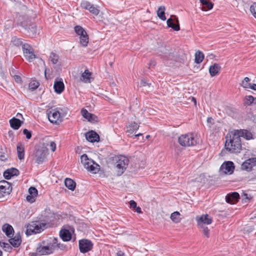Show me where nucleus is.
I'll list each match as a JSON object with an SVG mask.
<instances>
[{"label": "nucleus", "mask_w": 256, "mask_h": 256, "mask_svg": "<svg viewBox=\"0 0 256 256\" xmlns=\"http://www.w3.org/2000/svg\"><path fill=\"white\" fill-rule=\"evenodd\" d=\"M30 256H36V253H32L30 254Z\"/></svg>", "instance_id": "60"}, {"label": "nucleus", "mask_w": 256, "mask_h": 256, "mask_svg": "<svg viewBox=\"0 0 256 256\" xmlns=\"http://www.w3.org/2000/svg\"><path fill=\"white\" fill-rule=\"evenodd\" d=\"M74 30L76 34L80 36L87 34L84 30L80 26H76L74 27Z\"/></svg>", "instance_id": "37"}, {"label": "nucleus", "mask_w": 256, "mask_h": 256, "mask_svg": "<svg viewBox=\"0 0 256 256\" xmlns=\"http://www.w3.org/2000/svg\"><path fill=\"white\" fill-rule=\"evenodd\" d=\"M196 219L198 228H203L202 226L206 224H210L212 221V218L207 214L197 216Z\"/></svg>", "instance_id": "11"}, {"label": "nucleus", "mask_w": 256, "mask_h": 256, "mask_svg": "<svg viewBox=\"0 0 256 256\" xmlns=\"http://www.w3.org/2000/svg\"><path fill=\"white\" fill-rule=\"evenodd\" d=\"M48 116L50 122L56 124L59 120L60 115V112L57 110L54 109L50 110L48 113Z\"/></svg>", "instance_id": "14"}, {"label": "nucleus", "mask_w": 256, "mask_h": 256, "mask_svg": "<svg viewBox=\"0 0 256 256\" xmlns=\"http://www.w3.org/2000/svg\"><path fill=\"white\" fill-rule=\"evenodd\" d=\"M2 230L8 238L14 236V230L12 227L9 224H6L2 226Z\"/></svg>", "instance_id": "24"}, {"label": "nucleus", "mask_w": 256, "mask_h": 256, "mask_svg": "<svg viewBox=\"0 0 256 256\" xmlns=\"http://www.w3.org/2000/svg\"><path fill=\"white\" fill-rule=\"evenodd\" d=\"M60 236L63 241L68 242L72 238V232L67 229L62 228L60 232Z\"/></svg>", "instance_id": "18"}, {"label": "nucleus", "mask_w": 256, "mask_h": 256, "mask_svg": "<svg viewBox=\"0 0 256 256\" xmlns=\"http://www.w3.org/2000/svg\"><path fill=\"white\" fill-rule=\"evenodd\" d=\"M149 137H150V136H149V135H148V136H146V138L147 139H148Z\"/></svg>", "instance_id": "63"}, {"label": "nucleus", "mask_w": 256, "mask_h": 256, "mask_svg": "<svg viewBox=\"0 0 256 256\" xmlns=\"http://www.w3.org/2000/svg\"><path fill=\"white\" fill-rule=\"evenodd\" d=\"M114 170L118 176L122 175L126 170L129 162L128 159L124 156H119L115 157Z\"/></svg>", "instance_id": "4"}, {"label": "nucleus", "mask_w": 256, "mask_h": 256, "mask_svg": "<svg viewBox=\"0 0 256 256\" xmlns=\"http://www.w3.org/2000/svg\"><path fill=\"white\" fill-rule=\"evenodd\" d=\"M256 166V158H252L246 160L241 165V169L247 172L252 170Z\"/></svg>", "instance_id": "12"}, {"label": "nucleus", "mask_w": 256, "mask_h": 256, "mask_svg": "<svg viewBox=\"0 0 256 256\" xmlns=\"http://www.w3.org/2000/svg\"><path fill=\"white\" fill-rule=\"evenodd\" d=\"M18 156L20 160H22L24 157V147L20 144L17 146Z\"/></svg>", "instance_id": "33"}, {"label": "nucleus", "mask_w": 256, "mask_h": 256, "mask_svg": "<svg viewBox=\"0 0 256 256\" xmlns=\"http://www.w3.org/2000/svg\"><path fill=\"white\" fill-rule=\"evenodd\" d=\"M21 238L20 236H14V238H10L9 242L14 247H18L21 243Z\"/></svg>", "instance_id": "30"}, {"label": "nucleus", "mask_w": 256, "mask_h": 256, "mask_svg": "<svg viewBox=\"0 0 256 256\" xmlns=\"http://www.w3.org/2000/svg\"><path fill=\"white\" fill-rule=\"evenodd\" d=\"M47 146H49L50 148V150L52 151V152H54L56 150V143L53 142V141H50L49 142V144H48Z\"/></svg>", "instance_id": "45"}, {"label": "nucleus", "mask_w": 256, "mask_h": 256, "mask_svg": "<svg viewBox=\"0 0 256 256\" xmlns=\"http://www.w3.org/2000/svg\"><path fill=\"white\" fill-rule=\"evenodd\" d=\"M171 220L174 223H178L181 220L180 214L178 212H172L170 217Z\"/></svg>", "instance_id": "32"}, {"label": "nucleus", "mask_w": 256, "mask_h": 256, "mask_svg": "<svg viewBox=\"0 0 256 256\" xmlns=\"http://www.w3.org/2000/svg\"><path fill=\"white\" fill-rule=\"evenodd\" d=\"M64 184L66 186L71 190H74L76 188V184L71 178H66L64 180Z\"/></svg>", "instance_id": "28"}, {"label": "nucleus", "mask_w": 256, "mask_h": 256, "mask_svg": "<svg viewBox=\"0 0 256 256\" xmlns=\"http://www.w3.org/2000/svg\"><path fill=\"white\" fill-rule=\"evenodd\" d=\"M0 256H2V252L0 250Z\"/></svg>", "instance_id": "62"}, {"label": "nucleus", "mask_w": 256, "mask_h": 256, "mask_svg": "<svg viewBox=\"0 0 256 256\" xmlns=\"http://www.w3.org/2000/svg\"><path fill=\"white\" fill-rule=\"evenodd\" d=\"M12 190V186L10 183L6 180L0 182V192L9 194Z\"/></svg>", "instance_id": "15"}, {"label": "nucleus", "mask_w": 256, "mask_h": 256, "mask_svg": "<svg viewBox=\"0 0 256 256\" xmlns=\"http://www.w3.org/2000/svg\"><path fill=\"white\" fill-rule=\"evenodd\" d=\"M130 206L133 208H136V203L133 200H132L130 202Z\"/></svg>", "instance_id": "52"}, {"label": "nucleus", "mask_w": 256, "mask_h": 256, "mask_svg": "<svg viewBox=\"0 0 256 256\" xmlns=\"http://www.w3.org/2000/svg\"><path fill=\"white\" fill-rule=\"evenodd\" d=\"M97 117L94 114H92L88 120L90 122H97Z\"/></svg>", "instance_id": "46"}, {"label": "nucleus", "mask_w": 256, "mask_h": 256, "mask_svg": "<svg viewBox=\"0 0 256 256\" xmlns=\"http://www.w3.org/2000/svg\"><path fill=\"white\" fill-rule=\"evenodd\" d=\"M23 133L24 135H26V138L30 139L31 138V132L30 131H28L27 129H24L23 130Z\"/></svg>", "instance_id": "47"}, {"label": "nucleus", "mask_w": 256, "mask_h": 256, "mask_svg": "<svg viewBox=\"0 0 256 256\" xmlns=\"http://www.w3.org/2000/svg\"><path fill=\"white\" fill-rule=\"evenodd\" d=\"M22 49L24 57L29 62L32 61L35 58V54L32 47L27 44L22 46Z\"/></svg>", "instance_id": "8"}, {"label": "nucleus", "mask_w": 256, "mask_h": 256, "mask_svg": "<svg viewBox=\"0 0 256 256\" xmlns=\"http://www.w3.org/2000/svg\"><path fill=\"white\" fill-rule=\"evenodd\" d=\"M142 134H136L134 136L135 137H137L138 136H140Z\"/></svg>", "instance_id": "61"}, {"label": "nucleus", "mask_w": 256, "mask_h": 256, "mask_svg": "<svg viewBox=\"0 0 256 256\" xmlns=\"http://www.w3.org/2000/svg\"><path fill=\"white\" fill-rule=\"evenodd\" d=\"M178 142L181 146L188 147L196 146L199 143V140L196 136L188 133L180 136Z\"/></svg>", "instance_id": "3"}, {"label": "nucleus", "mask_w": 256, "mask_h": 256, "mask_svg": "<svg viewBox=\"0 0 256 256\" xmlns=\"http://www.w3.org/2000/svg\"><path fill=\"white\" fill-rule=\"evenodd\" d=\"M244 81H246V82H249L250 81V79L248 77H246L244 79Z\"/></svg>", "instance_id": "59"}, {"label": "nucleus", "mask_w": 256, "mask_h": 256, "mask_svg": "<svg viewBox=\"0 0 256 256\" xmlns=\"http://www.w3.org/2000/svg\"><path fill=\"white\" fill-rule=\"evenodd\" d=\"M136 208V212L138 213H141V212H142V210H141V208H140V207H136V208Z\"/></svg>", "instance_id": "57"}, {"label": "nucleus", "mask_w": 256, "mask_h": 256, "mask_svg": "<svg viewBox=\"0 0 256 256\" xmlns=\"http://www.w3.org/2000/svg\"><path fill=\"white\" fill-rule=\"evenodd\" d=\"M54 88L56 93L58 94H61L64 91V88L62 80H56L54 82Z\"/></svg>", "instance_id": "20"}, {"label": "nucleus", "mask_w": 256, "mask_h": 256, "mask_svg": "<svg viewBox=\"0 0 256 256\" xmlns=\"http://www.w3.org/2000/svg\"><path fill=\"white\" fill-rule=\"evenodd\" d=\"M10 74L12 77L14 76V75L16 74V70L13 68H12L10 70Z\"/></svg>", "instance_id": "54"}, {"label": "nucleus", "mask_w": 256, "mask_h": 256, "mask_svg": "<svg viewBox=\"0 0 256 256\" xmlns=\"http://www.w3.org/2000/svg\"><path fill=\"white\" fill-rule=\"evenodd\" d=\"M234 169V163L230 161L224 162L220 168V172L224 174H231Z\"/></svg>", "instance_id": "10"}, {"label": "nucleus", "mask_w": 256, "mask_h": 256, "mask_svg": "<svg viewBox=\"0 0 256 256\" xmlns=\"http://www.w3.org/2000/svg\"><path fill=\"white\" fill-rule=\"evenodd\" d=\"M29 194L32 196H37L38 195V190L34 187H30L28 190Z\"/></svg>", "instance_id": "43"}, {"label": "nucleus", "mask_w": 256, "mask_h": 256, "mask_svg": "<svg viewBox=\"0 0 256 256\" xmlns=\"http://www.w3.org/2000/svg\"><path fill=\"white\" fill-rule=\"evenodd\" d=\"M19 174V171L14 168H11L6 170L4 172V176L7 180L10 179L12 176H18Z\"/></svg>", "instance_id": "21"}, {"label": "nucleus", "mask_w": 256, "mask_h": 256, "mask_svg": "<svg viewBox=\"0 0 256 256\" xmlns=\"http://www.w3.org/2000/svg\"><path fill=\"white\" fill-rule=\"evenodd\" d=\"M200 1L203 5L201 8L202 10L206 11L212 8L214 4L208 0H200Z\"/></svg>", "instance_id": "27"}, {"label": "nucleus", "mask_w": 256, "mask_h": 256, "mask_svg": "<svg viewBox=\"0 0 256 256\" xmlns=\"http://www.w3.org/2000/svg\"><path fill=\"white\" fill-rule=\"evenodd\" d=\"M36 197V196H34V195L32 196L29 194L26 196V199L28 202L30 203H32L35 201Z\"/></svg>", "instance_id": "44"}, {"label": "nucleus", "mask_w": 256, "mask_h": 256, "mask_svg": "<svg viewBox=\"0 0 256 256\" xmlns=\"http://www.w3.org/2000/svg\"><path fill=\"white\" fill-rule=\"evenodd\" d=\"M47 224L38 221L32 222L27 226L26 234L32 235L40 232L46 228Z\"/></svg>", "instance_id": "5"}, {"label": "nucleus", "mask_w": 256, "mask_h": 256, "mask_svg": "<svg viewBox=\"0 0 256 256\" xmlns=\"http://www.w3.org/2000/svg\"><path fill=\"white\" fill-rule=\"evenodd\" d=\"M80 80L84 83H90L92 80V73L88 70H86L83 73H82Z\"/></svg>", "instance_id": "23"}, {"label": "nucleus", "mask_w": 256, "mask_h": 256, "mask_svg": "<svg viewBox=\"0 0 256 256\" xmlns=\"http://www.w3.org/2000/svg\"><path fill=\"white\" fill-rule=\"evenodd\" d=\"M81 162L83 164L84 168L88 171L96 174L98 172L100 166L94 161L89 158L86 154H82L80 157Z\"/></svg>", "instance_id": "6"}, {"label": "nucleus", "mask_w": 256, "mask_h": 256, "mask_svg": "<svg viewBox=\"0 0 256 256\" xmlns=\"http://www.w3.org/2000/svg\"><path fill=\"white\" fill-rule=\"evenodd\" d=\"M0 245L6 251H9L11 249L10 246L8 243L0 242Z\"/></svg>", "instance_id": "41"}, {"label": "nucleus", "mask_w": 256, "mask_h": 256, "mask_svg": "<svg viewBox=\"0 0 256 256\" xmlns=\"http://www.w3.org/2000/svg\"><path fill=\"white\" fill-rule=\"evenodd\" d=\"M80 44L83 46H86L88 42V36L87 34L80 36Z\"/></svg>", "instance_id": "35"}, {"label": "nucleus", "mask_w": 256, "mask_h": 256, "mask_svg": "<svg viewBox=\"0 0 256 256\" xmlns=\"http://www.w3.org/2000/svg\"><path fill=\"white\" fill-rule=\"evenodd\" d=\"M202 227L203 228H198L202 230L205 236H206V238H208L210 236L209 230L208 229V227L206 226H202Z\"/></svg>", "instance_id": "40"}, {"label": "nucleus", "mask_w": 256, "mask_h": 256, "mask_svg": "<svg viewBox=\"0 0 256 256\" xmlns=\"http://www.w3.org/2000/svg\"><path fill=\"white\" fill-rule=\"evenodd\" d=\"M172 17L173 18H171L167 20L168 26L172 28L174 30L178 31L180 29L178 18L176 16Z\"/></svg>", "instance_id": "16"}, {"label": "nucleus", "mask_w": 256, "mask_h": 256, "mask_svg": "<svg viewBox=\"0 0 256 256\" xmlns=\"http://www.w3.org/2000/svg\"><path fill=\"white\" fill-rule=\"evenodd\" d=\"M116 255L117 256H124V253L121 250H118L116 253Z\"/></svg>", "instance_id": "56"}, {"label": "nucleus", "mask_w": 256, "mask_h": 256, "mask_svg": "<svg viewBox=\"0 0 256 256\" xmlns=\"http://www.w3.org/2000/svg\"><path fill=\"white\" fill-rule=\"evenodd\" d=\"M46 70H45V76L46 78Z\"/></svg>", "instance_id": "64"}, {"label": "nucleus", "mask_w": 256, "mask_h": 256, "mask_svg": "<svg viewBox=\"0 0 256 256\" xmlns=\"http://www.w3.org/2000/svg\"><path fill=\"white\" fill-rule=\"evenodd\" d=\"M246 100L248 102V104H250L254 100V98L252 96H246Z\"/></svg>", "instance_id": "50"}, {"label": "nucleus", "mask_w": 256, "mask_h": 256, "mask_svg": "<svg viewBox=\"0 0 256 256\" xmlns=\"http://www.w3.org/2000/svg\"><path fill=\"white\" fill-rule=\"evenodd\" d=\"M192 101L194 102V104L195 105H196V99L192 97Z\"/></svg>", "instance_id": "58"}, {"label": "nucleus", "mask_w": 256, "mask_h": 256, "mask_svg": "<svg viewBox=\"0 0 256 256\" xmlns=\"http://www.w3.org/2000/svg\"><path fill=\"white\" fill-rule=\"evenodd\" d=\"M234 132L236 133V134H238V137L240 138V137L244 138L246 140H250L252 138V134L246 130H235Z\"/></svg>", "instance_id": "17"}, {"label": "nucleus", "mask_w": 256, "mask_h": 256, "mask_svg": "<svg viewBox=\"0 0 256 256\" xmlns=\"http://www.w3.org/2000/svg\"><path fill=\"white\" fill-rule=\"evenodd\" d=\"M220 70V66L217 64H214L209 68V72L212 76L217 75Z\"/></svg>", "instance_id": "25"}, {"label": "nucleus", "mask_w": 256, "mask_h": 256, "mask_svg": "<svg viewBox=\"0 0 256 256\" xmlns=\"http://www.w3.org/2000/svg\"><path fill=\"white\" fill-rule=\"evenodd\" d=\"M48 149L44 146H39L34 154V160L38 164H41L46 160Z\"/></svg>", "instance_id": "7"}, {"label": "nucleus", "mask_w": 256, "mask_h": 256, "mask_svg": "<svg viewBox=\"0 0 256 256\" xmlns=\"http://www.w3.org/2000/svg\"><path fill=\"white\" fill-rule=\"evenodd\" d=\"M165 10L166 8L164 6H160L158 10H157V15L162 20H166V17L165 16Z\"/></svg>", "instance_id": "31"}, {"label": "nucleus", "mask_w": 256, "mask_h": 256, "mask_svg": "<svg viewBox=\"0 0 256 256\" xmlns=\"http://www.w3.org/2000/svg\"><path fill=\"white\" fill-rule=\"evenodd\" d=\"M214 120L211 118L209 117L207 118V122L209 128L212 127V124H213Z\"/></svg>", "instance_id": "49"}, {"label": "nucleus", "mask_w": 256, "mask_h": 256, "mask_svg": "<svg viewBox=\"0 0 256 256\" xmlns=\"http://www.w3.org/2000/svg\"><path fill=\"white\" fill-rule=\"evenodd\" d=\"M148 84L146 82V81L144 80H142L140 81L139 86H140L141 87V86H145Z\"/></svg>", "instance_id": "53"}, {"label": "nucleus", "mask_w": 256, "mask_h": 256, "mask_svg": "<svg viewBox=\"0 0 256 256\" xmlns=\"http://www.w3.org/2000/svg\"><path fill=\"white\" fill-rule=\"evenodd\" d=\"M49 59L53 64H56L58 62L60 58L58 54L52 52L50 54Z\"/></svg>", "instance_id": "36"}, {"label": "nucleus", "mask_w": 256, "mask_h": 256, "mask_svg": "<svg viewBox=\"0 0 256 256\" xmlns=\"http://www.w3.org/2000/svg\"><path fill=\"white\" fill-rule=\"evenodd\" d=\"M248 88H250L252 90H256V84H250V87Z\"/></svg>", "instance_id": "55"}, {"label": "nucleus", "mask_w": 256, "mask_h": 256, "mask_svg": "<svg viewBox=\"0 0 256 256\" xmlns=\"http://www.w3.org/2000/svg\"><path fill=\"white\" fill-rule=\"evenodd\" d=\"M239 196V194L236 192L230 194L226 196V201L228 203L234 204L238 201Z\"/></svg>", "instance_id": "22"}, {"label": "nucleus", "mask_w": 256, "mask_h": 256, "mask_svg": "<svg viewBox=\"0 0 256 256\" xmlns=\"http://www.w3.org/2000/svg\"><path fill=\"white\" fill-rule=\"evenodd\" d=\"M250 84V83L243 80L242 82L241 86L244 88H248Z\"/></svg>", "instance_id": "48"}, {"label": "nucleus", "mask_w": 256, "mask_h": 256, "mask_svg": "<svg viewBox=\"0 0 256 256\" xmlns=\"http://www.w3.org/2000/svg\"><path fill=\"white\" fill-rule=\"evenodd\" d=\"M139 128V126L135 122H131L128 126H127L126 128L127 130L126 132L132 134L134 132L138 130Z\"/></svg>", "instance_id": "29"}, {"label": "nucleus", "mask_w": 256, "mask_h": 256, "mask_svg": "<svg viewBox=\"0 0 256 256\" xmlns=\"http://www.w3.org/2000/svg\"><path fill=\"white\" fill-rule=\"evenodd\" d=\"M226 149L230 152H239L242 148L240 138L238 134L234 131L232 132L229 138L227 136L225 142Z\"/></svg>", "instance_id": "2"}, {"label": "nucleus", "mask_w": 256, "mask_h": 256, "mask_svg": "<svg viewBox=\"0 0 256 256\" xmlns=\"http://www.w3.org/2000/svg\"><path fill=\"white\" fill-rule=\"evenodd\" d=\"M85 136L86 139L91 142H98L100 139L99 136L96 132L92 130L86 132Z\"/></svg>", "instance_id": "19"}, {"label": "nucleus", "mask_w": 256, "mask_h": 256, "mask_svg": "<svg viewBox=\"0 0 256 256\" xmlns=\"http://www.w3.org/2000/svg\"><path fill=\"white\" fill-rule=\"evenodd\" d=\"M39 86V82L36 80H32L28 86L29 90L31 91H33L36 89Z\"/></svg>", "instance_id": "38"}, {"label": "nucleus", "mask_w": 256, "mask_h": 256, "mask_svg": "<svg viewBox=\"0 0 256 256\" xmlns=\"http://www.w3.org/2000/svg\"><path fill=\"white\" fill-rule=\"evenodd\" d=\"M81 6L82 8L89 10L90 13L95 16H97L99 14L100 10L98 8L88 2L83 1L81 3Z\"/></svg>", "instance_id": "13"}, {"label": "nucleus", "mask_w": 256, "mask_h": 256, "mask_svg": "<svg viewBox=\"0 0 256 256\" xmlns=\"http://www.w3.org/2000/svg\"><path fill=\"white\" fill-rule=\"evenodd\" d=\"M81 114L83 117L86 120H88L89 117L90 116V115L92 114L88 112V111L84 108H82L81 110Z\"/></svg>", "instance_id": "39"}, {"label": "nucleus", "mask_w": 256, "mask_h": 256, "mask_svg": "<svg viewBox=\"0 0 256 256\" xmlns=\"http://www.w3.org/2000/svg\"><path fill=\"white\" fill-rule=\"evenodd\" d=\"M65 247L64 244L58 242V238H54L51 239L46 246H40L37 248L36 252L40 256L50 254L53 253L56 250H63Z\"/></svg>", "instance_id": "1"}, {"label": "nucleus", "mask_w": 256, "mask_h": 256, "mask_svg": "<svg viewBox=\"0 0 256 256\" xmlns=\"http://www.w3.org/2000/svg\"><path fill=\"white\" fill-rule=\"evenodd\" d=\"M204 58V55L200 51H198L195 54L194 62L196 64H200Z\"/></svg>", "instance_id": "34"}, {"label": "nucleus", "mask_w": 256, "mask_h": 256, "mask_svg": "<svg viewBox=\"0 0 256 256\" xmlns=\"http://www.w3.org/2000/svg\"><path fill=\"white\" fill-rule=\"evenodd\" d=\"M252 14L256 18V2L254 3L250 7Z\"/></svg>", "instance_id": "42"}, {"label": "nucleus", "mask_w": 256, "mask_h": 256, "mask_svg": "<svg viewBox=\"0 0 256 256\" xmlns=\"http://www.w3.org/2000/svg\"><path fill=\"white\" fill-rule=\"evenodd\" d=\"M12 77L14 78V79L16 82L18 83L21 82V78L20 76L16 74L14 75Z\"/></svg>", "instance_id": "51"}, {"label": "nucleus", "mask_w": 256, "mask_h": 256, "mask_svg": "<svg viewBox=\"0 0 256 256\" xmlns=\"http://www.w3.org/2000/svg\"><path fill=\"white\" fill-rule=\"evenodd\" d=\"M22 123V121H20L19 119L16 118H13L10 120V126L14 130L18 129Z\"/></svg>", "instance_id": "26"}, {"label": "nucleus", "mask_w": 256, "mask_h": 256, "mask_svg": "<svg viewBox=\"0 0 256 256\" xmlns=\"http://www.w3.org/2000/svg\"><path fill=\"white\" fill-rule=\"evenodd\" d=\"M93 244L90 240L83 239L79 241L80 250L82 253H86L92 249Z\"/></svg>", "instance_id": "9"}]
</instances>
